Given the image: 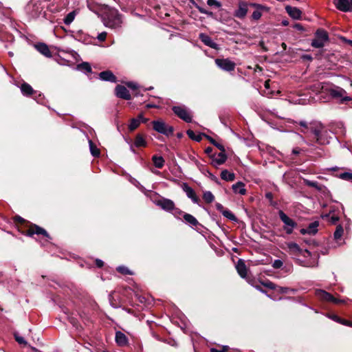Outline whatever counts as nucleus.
Instances as JSON below:
<instances>
[{
  "label": "nucleus",
  "mask_w": 352,
  "mask_h": 352,
  "mask_svg": "<svg viewBox=\"0 0 352 352\" xmlns=\"http://www.w3.org/2000/svg\"><path fill=\"white\" fill-rule=\"evenodd\" d=\"M289 252L296 257L298 263L303 267H313L317 265V263L311 258V254L307 250H303L296 243L287 244Z\"/></svg>",
  "instance_id": "nucleus-1"
},
{
  "label": "nucleus",
  "mask_w": 352,
  "mask_h": 352,
  "mask_svg": "<svg viewBox=\"0 0 352 352\" xmlns=\"http://www.w3.org/2000/svg\"><path fill=\"white\" fill-rule=\"evenodd\" d=\"M103 24L109 28L116 29L121 27L122 20L116 9H109L102 17Z\"/></svg>",
  "instance_id": "nucleus-2"
},
{
  "label": "nucleus",
  "mask_w": 352,
  "mask_h": 352,
  "mask_svg": "<svg viewBox=\"0 0 352 352\" xmlns=\"http://www.w3.org/2000/svg\"><path fill=\"white\" fill-rule=\"evenodd\" d=\"M327 93L333 99L339 100L340 103L344 104L351 101L352 98L346 95V91L342 87L333 85L327 89Z\"/></svg>",
  "instance_id": "nucleus-3"
},
{
  "label": "nucleus",
  "mask_w": 352,
  "mask_h": 352,
  "mask_svg": "<svg viewBox=\"0 0 352 352\" xmlns=\"http://www.w3.org/2000/svg\"><path fill=\"white\" fill-rule=\"evenodd\" d=\"M329 41V34L323 29H318L315 33V38L311 41V46L315 48H322Z\"/></svg>",
  "instance_id": "nucleus-4"
},
{
  "label": "nucleus",
  "mask_w": 352,
  "mask_h": 352,
  "mask_svg": "<svg viewBox=\"0 0 352 352\" xmlns=\"http://www.w3.org/2000/svg\"><path fill=\"white\" fill-rule=\"evenodd\" d=\"M43 10V6L40 0H31L25 7L26 12L32 18L38 17Z\"/></svg>",
  "instance_id": "nucleus-5"
},
{
  "label": "nucleus",
  "mask_w": 352,
  "mask_h": 352,
  "mask_svg": "<svg viewBox=\"0 0 352 352\" xmlns=\"http://www.w3.org/2000/svg\"><path fill=\"white\" fill-rule=\"evenodd\" d=\"M278 216L280 219L284 223L283 230L287 234H291L294 230L297 227V223L288 217L283 210H279Z\"/></svg>",
  "instance_id": "nucleus-6"
},
{
  "label": "nucleus",
  "mask_w": 352,
  "mask_h": 352,
  "mask_svg": "<svg viewBox=\"0 0 352 352\" xmlns=\"http://www.w3.org/2000/svg\"><path fill=\"white\" fill-rule=\"evenodd\" d=\"M153 129L166 136L171 135L173 133V127L166 124L162 120H154L152 122Z\"/></svg>",
  "instance_id": "nucleus-7"
},
{
  "label": "nucleus",
  "mask_w": 352,
  "mask_h": 352,
  "mask_svg": "<svg viewBox=\"0 0 352 352\" xmlns=\"http://www.w3.org/2000/svg\"><path fill=\"white\" fill-rule=\"evenodd\" d=\"M172 110L175 115L184 121L188 123L192 122V115L185 106H174L172 107Z\"/></svg>",
  "instance_id": "nucleus-8"
},
{
  "label": "nucleus",
  "mask_w": 352,
  "mask_h": 352,
  "mask_svg": "<svg viewBox=\"0 0 352 352\" xmlns=\"http://www.w3.org/2000/svg\"><path fill=\"white\" fill-rule=\"evenodd\" d=\"M215 64L222 70L232 72L234 70L236 64L229 58H216Z\"/></svg>",
  "instance_id": "nucleus-9"
},
{
  "label": "nucleus",
  "mask_w": 352,
  "mask_h": 352,
  "mask_svg": "<svg viewBox=\"0 0 352 352\" xmlns=\"http://www.w3.org/2000/svg\"><path fill=\"white\" fill-rule=\"evenodd\" d=\"M316 295L322 300L331 302L334 304H339L344 302V300L338 299L333 297L331 294L322 289H317L316 291Z\"/></svg>",
  "instance_id": "nucleus-10"
},
{
  "label": "nucleus",
  "mask_w": 352,
  "mask_h": 352,
  "mask_svg": "<svg viewBox=\"0 0 352 352\" xmlns=\"http://www.w3.org/2000/svg\"><path fill=\"white\" fill-rule=\"evenodd\" d=\"M250 7L255 8L252 12L251 18L252 20L257 21L260 19L263 12H268L269 8L265 6L258 3H250Z\"/></svg>",
  "instance_id": "nucleus-11"
},
{
  "label": "nucleus",
  "mask_w": 352,
  "mask_h": 352,
  "mask_svg": "<svg viewBox=\"0 0 352 352\" xmlns=\"http://www.w3.org/2000/svg\"><path fill=\"white\" fill-rule=\"evenodd\" d=\"M210 157L212 160L211 164L215 168L223 164L227 160V155L226 153L223 152H220L217 154H211Z\"/></svg>",
  "instance_id": "nucleus-12"
},
{
  "label": "nucleus",
  "mask_w": 352,
  "mask_h": 352,
  "mask_svg": "<svg viewBox=\"0 0 352 352\" xmlns=\"http://www.w3.org/2000/svg\"><path fill=\"white\" fill-rule=\"evenodd\" d=\"M250 3L245 1H240L238 8L234 12V16L238 19H243L247 15Z\"/></svg>",
  "instance_id": "nucleus-13"
},
{
  "label": "nucleus",
  "mask_w": 352,
  "mask_h": 352,
  "mask_svg": "<svg viewBox=\"0 0 352 352\" xmlns=\"http://www.w3.org/2000/svg\"><path fill=\"white\" fill-rule=\"evenodd\" d=\"M155 204L166 212H170L174 209V202L166 198H162L155 201Z\"/></svg>",
  "instance_id": "nucleus-14"
},
{
  "label": "nucleus",
  "mask_w": 352,
  "mask_h": 352,
  "mask_svg": "<svg viewBox=\"0 0 352 352\" xmlns=\"http://www.w3.org/2000/svg\"><path fill=\"white\" fill-rule=\"evenodd\" d=\"M335 5L337 9L342 12L352 10V0H337Z\"/></svg>",
  "instance_id": "nucleus-15"
},
{
  "label": "nucleus",
  "mask_w": 352,
  "mask_h": 352,
  "mask_svg": "<svg viewBox=\"0 0 352 352\" xmlns=\"http://www.w3.org/2000/svg\"><path fill=\"white\" fill-rule=\"evenodd\" d=\"M199 38L206 46H208L214 50L219 49V45L216 43L208 35L204 33H201L199 35Z\"/></svg>",
  "instance_id": "nucleus-16"
},
{
  "label": "nucleus",
  "mask_w": 352,
  "mask_h": 352,
  "mask_svg": "<svg viewBox=\"0 0 352 352\" xmlns=\"http://www.w3.org/2000/svg\"><path fill=\"white\" fill-rule=\"evenodd\" d=\"M115 91L116 96L120 98H122L124 100L131 99V95L129 94V91L124 86L120 85H117L115 89Z\"/></svg>",
  "instance_id": "nucleus-17"
},
{
  "label": "nucleus",
  "mask_w": 352,
  "mask_h": 352,
  "mask_svg": "<svg viewBox=\"0 0 352 352\" xmlns=\"http://www.w3.org/2000/svg\"><path fill=\"white\" fill-rule=\"evenodd\" d=\"M216 208L225 217L232 221H237V219L235 215L229 210L224 208L222 204L219 203L216 204Z\"/></svg>",
  "instance_id": "nucleus-18"
},
{
  "label": "nucleus",
  "mask_w": 352,
  "mask_h": 352,
  "mask_svg": "<svg viewBox=\"0 0 352 352\" xmlns=\"http://www.w3.org/2000/svg\"><path fill=\"white\" fill-rule=\"evenodd\" d=\"M115 341L120 346H125L129 344V339L126 336L120 331L116 332Z\"/></svg>",
  "instance_id": "nucleus-19"
},
{
  "label": "nucleus",
  "mask_w": 352,
  "mask_h": 352,
  "mask_svg": "<svg viewBox=\"0 0 352 352\" xmlns=\"http://www.w3.org/2000/svg\"><path fill=\"white\" fill-rule=\"evenodd\" d=\"M183 190L186 192L187 197L190 198L195 204H198L199 199L196 195L195 190L186 184H184Z\"/></svg>",
  "instance_id": "nucleus-20"
},
{
  "label": "nucleus",
  "mask_w": 352,
  "mask_h": 352,
  "mask_svg": "<svg viewBox=\"0 0 352 352\" xmlns=\"http://www.w3.org/2000/svg\"><path fill=\"white\" fill-rule=\"evenodd\" d=\"M147 119L144 118L142 114H140L137 118H133L131 120V122L129 125V129L130 131H133L136 129L141 122H146Z\"/></svg>",
  "instance_id": "nucleus-21"
},
{
  "label": "nucleus",
  "mask_w": 352,
  "mask_h": 352,
  "mask_svg": "<svg viewBox=\"0 0 352 352\" xmlns=\"http://www.w3.org/2000/svg\"><path fill=\"white\" fill-rule=\"evenodd\" d=\"M33 234H42L44 236L48 238V239H50V236H49L48 233L47 232V231L45 230H44L43 228L38 226H34V227H32L30 228L28 230V236H32Z\"/></svg>",
  "instance_id": "nucleus-22"
},
{
  "label": "nucleus",
  "mask_w": 352,
  "mask_h": 352,
  "mask_svg": "<svg viewBox=\"0 0 352 352\" xmlns=\"http://www.w3.org/2000/svg\"><path fill=\"white\" fill-rule=\"evenodd\" d=\"M236 269L238 274L241 278H246L248 274V269L243 260L239 259L236 265Z\"/></svg>",
  "instance_id": "nucleus-23"
},
{
  "label": "nucleus",
  "mask_w": 352,
  "mask_h": 352,
  "mask_svg": "<svg viewBox=\"0 0 352 352\" xmlns=\"http://www.w3.org/2000/svg\"><path fill=\"white\" fill-rule=\"evenodd\" d=\"M100 79L104 81L116 82L117 78L112 72L109 70L102 72L99 74Z\"/></svg>",
  "instance_id": "nucleus-24"
},
{
  "label": "nucleus",
  "mask_w": 352,
  "mask_h": 352,
  "mask_svg": "<svg viewBox=\"0 0 352 352\" xmlns=\"http://www.w3.org/2000/svg\"><path fill=\"white\" fill-rule=\"evenodd\" d=\"M285 10L288 14L294 19H300L301 17L302 12L300 9L296 7L289 6H286Z\"/></svg>",
  "instance_id": "nucleus-25"
},
{
  "label": "nucleus",
  "mask_w": 352,
  "mask_h": 352,
  "mask_svg": "<svg viewBox=\"0 0 352 352\" xmlns=\"http://www.w3.org/2000/svg\"><path fill=\"white\" fill-rule=\"evenodd\" d=\"M35 48L43 55L45 56L46 57H51L52 54L51 52L48 47V46L43 43H40L37 45H35Z\"/></svg>",
  "instance_id": "nucleus-26"
},
{
  "label": "nucleus",
  "mask_w": 352,
  "mask_h": 352,
  "mask_svg": "<svg viewBox=\"0 0 352 352\" xmlns=\"http://www.w3.org/2000/svg\"><path fill=\"white\" fill-rule=\"evenodd\" d=\"M183 217L185 222L192 227H196L199 224L197 219L192 214L185 213L184 214Z\"/></svg>",
  "instance_id": "nucleus-27"
},
{
  "label": "nucleus",
  "mask_w": 352,
  "mask_h": 352,
  "mask_svg": "<svg viewBox=\"0 0 352 352\" xmlns=\"http://www.w3.org/2000/svg\"><path fill=\"white\" fill-rule=\"evenodd\" d=\"M232 190L235 193H238L240 195H245L246 193V190L245 188V184L239 182L232 185Z\"/></svg>",
  "instance_id": "nucleus-28"
},
{
  "label": "nucleus",
  "mask_w": 352,
  "mask_h": 352,
  "mask_svg": "<svg viewBox=\"0 0 352 352\" xmlns=\"http://www.w3.org/2000/svg\"><path fill=\"white\" fill-rule=\"evenodd\" d=\"M234 21L228 12H224L220 14L219 21L223 24L231 25Z\"/></svg>",
  "instance_id": "nucleus-29"
},
{
  "label": "nucleus",
  "mask_w": 352,
  "mask_h": 352,
  "mask_svg": "<svg viewBox=\"0 0 352 352\" xmlns=\"http://www.w3.org/2000/svg\"><path fill=\"white\" fill-rule=\"evenodd\" d=\"M21 91L23 95L29 96L35 93L32 87L28 83L24 82L21 86Z\"/></svg>",
  "instance_id": "nucleus-30"
},
{
  "label": "nucleus",
  "mask_w": 352,
  "mask_h": 352,
  "mask_svg": "<svg viewBox=\"0 0 352 352\" xmlns=\"http://www.w3.org/2000/svg\"><path fill=\"white\" fill-rule=\"evenodd\" d=\"M311 130L315 136L316 142L318 144H323L321 138V126L320 127L311 128Z\"/></svg>",
  "instance_id": "nucleus-31"
},
{
  "label": "nucleus",
  "mask_w": 352,
  "mask_h": 352,
  "mask_svg": "<svg viewBox=\"0 0 352 352\" xmlns=\"http://www.w3.org/2000/svg\"><path fill=\"white\" fill-rule=\"evenodd\" d=\"M221 177L225 181L232 182L234 179L235 175L233 173H230L227 170H223L221 171Z\"/></svg>",
  "instance_id": "nucleus-32"
},
{
  "label": "nucleus",
  "mask_w": 352,
  "mask_h": 352,
  "mask_svg": "<svg viewBox=\"0 0 352 352\" xmlns=\"http://www.w3.org/2000/svg\"><path fill=\"white\" fill-rule=\"evenodd\" d=\"M152 160L156 168H162L164 165V160L161 156L153 155Z\"/></svg>",
  "instance_id": "nucleus-33"
},
{
  "label": "nucleus",
  "mask_w": 352,
  "mask_h": 352,
  "mask_svg": "<svg viewBox=\"0 0 352 352\" xmlns=\"http://www.w3.org/2000/svg\"><path fill=\"white\" fill-rule=\"evenodd\" d=\"M134 145L136 147H144L146 146V142L140 134H138L135 137Z\"/></svg>",
  "instance_id": "nucleus-34"
},
{
  "label": "nucleus",
  "mask_w": 352,
  "mask_h": 352,
  "mask_svg": "<svg viewBox=\"0 0 352 352\" xmlns=\"http://www.w3.org/2000/svg\"><path fill=\"white\" fill-rule=\"evenodd\" d=\"M188 136L191 139L196 142H200L202 140L203 134L196 135L193 131L188 130L186 132Z\"/></svg>",
  "instance_id": "nucleus-35"
},
{
  "label": "nucleus",
  "mask_w": 352,
  "mask_h": 352,
  "mask_svg": "<svg viewBox=\"0 0 352 352\" xmlns=\"http://www.w3.org/2000/svg\"><path fill=\"white\" fill-rule=\"evenodd\" d=\"M319 226L318 221L311 223L307 227L308 232L310 234H315L318 232V227Z\"/></svg>",
  "instance_id": "nucleus-36"
},
{
  "label": "nucleus",
  "mask_w": 352,
  "mask_h": 352,
  "mask_svg": "<svg viewBox=\"0 0 352 352\" xmlns=\"http://www.w3.org/2000/svg\"><path fill=\"white\" fill-rule=\"evenodd\" d=\"M89 148L94 157H98L100 154V150L94 144L91 140H89Z\"/></svg>",
  "instance_id": "nucleus-37"
},
{
  "label": "nucleus",
  "mask_w": 352,
  "mask_h": 352,
  "mask_svg": "<svg viewBox=\"0 0 352 352\" xmlns=\"http://www.w3.org/2000/svg\"><path fill=\"white\" fill-rule=\"evenodd\" d=\"M78 69L81 70V71H83L86 73H91V65H89V63H87V62H84L81 64H79L78 65Z\"/></svg>",
  "instance_id": "nucleus-38"
},
{
  "label": "nucleus",
  "mask_w": 352,
  "mask_h": 352,
  "mask_svg": "<svg viewBox=\"0 0 352 352\" xmlns=\"http://www.w3.org/2000/svg\"><path fill=\"white\" fill-rule=\"evenodd\" d=\"M203 199L206 203L210 204L214 201V197L210 191H206L204 192Z\"/></svg>",
  "instance_id": "nucleus-39"
},
{
  "label": "nucleus",
  "mask_w": 352,
  "mask_h": 352,
  "mask_svg": "<svg viewBox=\"0 0 352 352\" xmlns=\"http://www.w3.org/2000/svg\"><path fill=\"white\" fill-rule=\"evenodd\" d=\"M343 228L342 226L338 225L336 227V231L334 232L333 236L336 240H338L341 238L343 234Z\"/></svg>",
  "instance_id": "nucleus-40"
},
{
  "label": "nucleus",
  "mask_w": 352,
  "mask_h": 352,
  "mask_svg": "<svg viewBox=\"0 0 352 352\" xmlns=\"http://www.w3.org/2000/svg\"><path fill=\"white\" fill-rule=\"evenodd\" d=\"M192 3L195 6V7L199 10V12L200 13L205 14L208 15V16H213V13L212 12L206 10L204 8H202V7L199 6L198 4L195 3L194 1Z\"/></svg>",
  "instance_id": "nucleus-41"
},
{
  "label": "nucleus",
  "mask_w": 352,
  "mask_h": 352,
  "mask_svg": "<svg viewBox=\"0 0 352 352\" xmlns=\"http://www.w3.org/2000/svg\"><path fill=\"white\" fill-rule=\"evenodd\" d=\"M74 18H75V12H69V14H67V16L64 19L65 24L69 25L74 20Z\"/></svg>",
  "instance_id": "nucleus-42"
},
{
  "label": "nucleus",
  "mask_w": 352,
  "mask_h": 352,
  "mask_svg": "<svg viewBox=\"0 0 352 352\" xmlns=\"http://www.w3.org/2000/svg\"><path fill=\"white\" fill-rule=\"evenodd\" d=\"M339 177L342 179L352 182V173L344 172L340 173Z\"/></svg>",
  "instance_id": "nucleus-43"
},
{
  "label": "nucleus",
  "mask_w": 352,
  "mask_h": 352,
  "mask_svg": "<svg viewBox=\"0 0 352 352\" xmlns=\"http://www.w3.org/2000/svg\"><path fill=\"white\" fill-rule=\"evenodd\" d=\"M170 212H172V214L174 215L175 217H176L177 219H180V217L182 215H184V212L182 211L179 208H177L174 206V209L172 210V211H170Z\"/></svg>",
  "instance_id": "nucleus-44"
},
{
  "label": "nucleus",
  "mask_w": 352,
  "mask_h": 352,
  "mask_svg": "<svg viewBox=\"0 0 352 352\" xmlns=\"http://www.w3.org/2000/svg\"><path fill=\"white\" fill-rule=\"evenodd\" d=\"M117 271L122 274H132L131 271L125 266H119L117 267Z\"/></svg>",
  "instance_id": "nucleus-45"
},
{
  "label": "nucleus",
  "mask_w": 352,
  "mask_h": 352,
  "mask_svg": "<svg viewBox=\"0 0 352 352\" xmlns=\"http://www.w3.org/2000/svg\"><path fill=\"white\" fill-rule=\"evenodd\" d=\"M14 338H15L16 341L20 344H23V345L26 346L28 344L27 342L25 341V340L24 339V338L22 336H20L18 333H14Z\"/></svg>",
  "instance_id": "nucleus-46"
},
{
  "label": "nucleus",
  "mask_w": 352,
  "mask_h": 352,
  "mask_svg": "<svg viewBox=\"0 0 352 352\" xmlns=\"http://www.w3.org/2000/svg\"><path fill=\"white\" fill-rule=\"evenodd\" d=\"M220 348V349L217 348H211L210 352H227L229 350V346L227 345L221 346Z\"/></svg>",
  "instance_id": "nucleus-47"
},
{
  "label": "nucleus",
  "mask_w": 352,
  "mask_h": 352,
  "mask_svg": "<svg viewBox=\"0 0 352 352\" xmlns=\"http://www.w3.org/2000/svg\"><path fill=\"white\" fill-rule=\"evenodd\" d=\"M262 285L265 286V287H267L271 289H276L277 288V286L273 283L270 280H266L265 282H262Z\"/></svg>",
  "instance_id": "nucleus-48"
},
{
  "label": "nucleus",
  "mask_w": 352,
  "mask_h": 352,
  "mask_svg": "<svg viewBox=\"0 0 352 352\" xmlns=\"http://www.w3.org/2000/svg\"><path fill=\"white\" fill-rule=\"evenodd\" d=\"M207 4L209 6H214L217 8H220L221 6V2L217 0H207Z\"/></svg>",
  "instance_id": "nucleus-49"
},
{
  "label": "nucleus",
  "mask_w": 352,
  "mask_h": 352,
  "mask_svg": "<svg viewBox=\"0 0 352 352\" xmlns=\"http://www.w3.org/2000/svg\"><path fill=\"white\" fill-rule=\"evenodd\" d=\"M283 265V263L282 261L279 259L275 260L272 263V267L275 269H279Z\"/></svg>",
  "instance_id": "nucleus-50"
},
{
  "label": "nucleus",
  "mask_w": 352,
  "mask_h": 352,
  "mask_svg": "<svg viewBox=\"0 0 352 352\" xmlns=\"http://www.w3.org/2000/svg\"><path fill=\"white\" fill-rule=\"evenodd\" d=\"M306 184L309 186H311L314 188H316L318 190H320V188L319 187L318 184L316 182L313 181H306Z\"/></svg>",
  "instance_id": "nucleus-51"
},
{
  "label": "nucleus",
  "mask_w": 352,
  "mask_h": 352,
  "mask_svg": "<svg viewBox=\"0 0 352 352\" xmlns=\"http://www.w3.org/2000/svg\"><path fill=\"white\" fill-rule=\"evenodd\" d=\"M106 37H107V32H102L100 33V34L97 36V38H98L100 41H104L106 39Z\"/></svg>",
  "instance_id": "nucleus-52"
},
{
  "label": "nucleus",
  "mask_w": 352,
  "mask_h": 352,
  "mask_svg": "<svg viewBox=\"0 0 352 352\" xmlns=\"http://www.w3.org/2000/svg\"><path fill=\"white\" fill-rule=\"evenodd\" d=\"M339 220V217L335 215H333L329 219V222L332 224L336 223Z\"/></svg>",
  "instance_id": "nucleus-53"
},
{
  "label": "nucleus",
  "mask_w": 352,
  "mask_h": 352,
  "mask_svg": "<svg viewBox=\"0 0 352 352\" xmlns=\"http://www.w3.org/2000/svg\"><path fill=\"white\" fill-rule=\"evenodd\" d=\"M213 145L218 148L221 151V152L226 153L225 148L223 145H222L221 144H219L216 142Z\"/></svg>",
  "instance_id": "nucleus-54"
},
{
  "label": "nucleus",
  "mask_w": 352,
  "mask_h": 352,
  "mask_svg": "<svg viewBox=\"0 0 352 352\" xmlns=\"http://www.w3.org/2000/svg\"><path fill=\"white\" fill-rule=\"evenodd\" d=\"M265 197L270 201L271 204H273V195L272 192H267L265 194Z\"/></svg>",
  "instance_id": "nucleus-55"
},
{
  "label": "nucleus",
  "mask_w": 352,
  "mask_h": 352,
  "mask_svg": "<svg viewBox=\"0 0 352 352\" xmlns=\"http://www.w3.org/2000/svg\"><path fill=\"white\" fill-rule=\"evenodd\" d=\"M294 28L296 30H300V31H302L304 30L302 25L300 23H296L294 25Z\"/></svg>",
  "instance_id": "nucleus-56"
},
{
  "label": "nucleus",
  "mask_w": 352,
  "mask_h": 352,
  "mask_svg": "<svg viewBox=\"0 0 352 352\" xmlns=\"http://www.w3.org/2000/svg\"><path fill=\"white\" fill-rule=\"evenodd\" d=\"M278 290L282 293H287L289 289L288 287H278Z\"/></svg>",
  "instance_id": "nucleus-57"
},
{
  "label": "nucleus",
  "mask_w": 352,
  "mask_h": 352,
  "mask_svg": "<svg viewBox=\"0 0 352 352\" xmlns=\"http://www.w3.org/2000/svg\"><path fill=\"white\" fill-rule=\"evenodd\" d=\"M203 135L205 136L211 144H214L216 142V141L210 136L206 135V134H203Z\"/></svg>",
  "instance_id": "nucleus-58"
},
{
  "label": "nucleus",
  "mask_w": 352,
  "mask_h": 352,
  "mask_svg": "<svg viewBox=\"0 0 352 352\" xmlns=\"http://www.w3.org/2000/svg\"><path fill=\"white\" fill-rule=\"evenodd\" d=\"M96 265L98 267H102L104 265V263L102 260L100 259H96Z\"/></svg>",
  "instance_id": "nucleus-59"
},
{
  "label": "nucleus",
  "mask_w": 352,
  "mask_h": 352,
  "mask_svg": "<svg viewBox=\"0 0 352 352\" xmlns=\"http://www.w3.org/2000/svg\"><path fill=\"white\" fill-rule=\"evenodd\" d=\"M339 323H341L346 326H352V324L350 322L343 319H341V322H339Z\"/></svg>",
  "instance_id": "nucleus-60"
},
{
  "label": "nucleus",
  "mask_w": 352,
  "mask_h": 352,
  "mask_svg": "<svg viewBox=\"0 0 352 352\" xmlns=\"http://www.w3.org/2000/svg\"><path fill=\"white\" fill-rule=\"evenodd\" d=\"M127 86L133 89H135L137 88V85L132 82H128Z\"/></svg>",
  "instance_id": "nucleus-61"
},
{
  "label": "nucleus",
  "mask_w": 352,
  "mask_h": 352,
  "mask_svg": "<svg viewBox=\"0 0 352 352\" xmlns=\"http://www.w3.org/2000/svg\"><path fill=\"white\" fill-rule=\"evenodd\" d=\"M300 151H301V149L296 147V148H293L292 153L294 155H298L300 153Z\"/></svg>",
  "instance_id": "nucleus-62"
},
{
  "label": "nucleus",
  "mask_w": 352,
  "mask_h": 352,
  "mask_svg": "<svg viewBox=\"0 0 352 352\" xmlns=\"http://www.w3.org/2000/svg\"><path fill=\"white\" fill-rule=\"evenodd\" d=\"M331 318L338 322H341V318L336 315H333L332 316H331Z\"/></svg>",
  "instance_id": "nucleus-63"
},
{
  "label": "nucleus",
  "mask_w": 352,
  "mask_h": 352,
  "mask_svg": "<svg viewBox=\"0 0 352 352\" xmlns=\"http://www.w3.org/2000/svg\"><path fill=\"white\" fill-rule=\"evenodd\" d=\"M299 125L301 126L302 127L307 129V123L305 121H300Z\"/></svg>",
  "instance_id": "nucleus-64"
}]
</instances>
